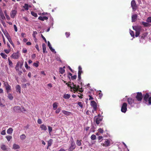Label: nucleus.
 <instances>
[{
	"instance_id": "obj_1",
	"label": "nucleus",
	"mask_w": 151,
	"mask_h": 151,
	"mask_svg": "<svg viewBox=\"0 0 151 151\" xmlns=\"http://www.w3.org/2000/svg\"><path fill=\"white\" fill-rule=\"evenodd\" d=\"M135 98L136 99H132L131 98H128V102L131 106L138 108L139 106L138 105L140 103L142 98V93L141 92L137 93Z\"/></svg>"
},
{
	"instance_id": "obj_2",
	"label": "nucleus",
	"mask_w": 151,
	"mask_h": 151,
	"mask_svg": "<svg viewBox=\"0 0 151 151\" xmlns=\"http://www.w3.org/2000/svg\"><path fill=\"white\" fill-rule=\"evenodd\" d=\"M66 84L67 85L68 87L70 88L71 91L72 92H73L74 93L77 92L78 90L81 92H83V91L82 90V88H80L78 85L76 86V85H74L73 83H70V84L66 83Z\"/></svg>"
},
{
	"instance_id": "obj_3",
	"label": "nucleus",
	"mask_w": 151,
	"mask_h": 151,
	"mask_svg": "<svg viewBox=\"0 0 151 151\" xmlns=\"http://www.w3.org/2000/svg\"><path fill=\"white\" fill-rule=\"evenodd\" d=\"M145 103L148 105L151 104V93H148L145 94L144 97Z\"/></svg>"
},
{
	"instance_id": "obj_4",
	"label": "nucleus",
	"mask_w": 151,
	"mask_h": 151,
	"mask_svg": "<svg viewBox=\"0 0 151 151\" xmlns=\"http://www.w3.org/2000/svg\"><path fill=\"white\" fill-rule=\"evenodd\" d=\"M13 110L16 112L19 113L23 112L26 111V110L24 107H22L21 108L19 106H15L13 108Z\"/></svg>"
},
{
	"instance_id": "obj_5",
	"label": "nucleus",
	"mask_w": 151,
	"mask_h": 151,
	"mask_svg": "<svg viewBox=\"0 0 151 151\" xmlns=\"http://www.w3.org/2000/svg\"><path fill=\"white\" fill-rule=\"evenodd\" d=\"M112 142L111 140L109 139H106L104 143H101V145L104 147H108L110 146Z\"/></svg>"
},
{
	"instance_id": "obj_6",
	"label": "nucleus",
	"mask_w": 151,
	"mask_h": 151,
	"mask_svg": "<svg viewBox=\"0 0 151 151\" xmlns=\"http://www.w3.org/2000/svg\"><path fill=\"white\" fill-rule=\"evenodd\" d=\"M91 105L93 108V110L92 111V112H94V111L97 110V104L94 101H91Z\"/></svg>"
},
{
	"instance_id": "obj_7",
	"label": "nucleus",
	"mask_w": 151,
	"mask_h": 151,
	"mask_svg": "<svg viewBox=\"0 0 151 151\" xmlns=\"http://www.w3.org/2000/svg\"><path fill=\"white\" fill-rule=\"evenodd\" d=\"M16 9H17V8ZM17 13V9H12L10 13L11 18H14L16 16Z\"/></svg>"
},
{
	"instance_id": "obj_8",
	"label": "nucleus",
	"mask_w": 151,
	"mask_h": 151,
	"mask_svg": "<svg viewBox=\"0 0 151 151\" xmlns=\"http://www.w3.org/2000/svg\"><path fill=\"white\" fill-rule=\"evenodd\" d=\"M127 104L126 103H124L121 107V111L122 112L125 113L127 110Z\"/></svg>"
},
{
	"instance_id": "obj_9",
	"label": "nucleus",
	"mask_w": 151,
	"mask_h": 151,
	"mask_svg": "<svg viewBox=\"0 0 151 151\" xmlns=\"http://www.w3.org/2000/svg\"><path fill=\"white\" fill-rule=\"evenodd\" d=\"M100 114L98 115V116H95L94 119L95 120V122L97 124H99L102 120V118L100 117Z\"/></svg>"
},
{
	"instance_id": "obj_10",
	"label": "nucleus",
	"mask_w": 151,
	"mask_h": 151,
	"mask_svg": "<svg viewBox=\"0 0 151 151\" xmlns=\"http://www.w3.org/2000/svg\"><path fill=\"white\" fill-rule=\"evenodd\" d=\"M131 6L134 11L136 10L137 8V6L134 0H132L131 2Z\"/></svg>"
},
{
	"instance_id": "obj_11",
	"label": "nucleus",
	"mask_w": 151,
	"mask_h": 151,
	"mask_svg": "<svg viewBox=\"0 0 151 151\" xmlns=\"http://www.w3.org/2000/svg\"><path fill=\"white\" fill-rule=\"evenodd\" d=\"M4 85L5 86L6 89L7 91V92L8 93L11 90V87L8 84L7 82H5L4 83Z\"/></svg>"
},
{
	"instance_id": "obj_12",
	"label": "nucleus",
	"mask_w": 151,
	"mask_h": 151,
	"mask_svg": "<svg viewBox=\"0 0 151 151\" xmlns=\"http://www.w3.org/2000/svg\"><path fill=\"white\" fill-rule=\"evenodd\" d=\"M19 57V55L18 52L13 53L11 56V57L14 59H17Z\"/></svg>"
},
{
	"instance_id": "obj_13",
	"label": "nucleus",
	"mask_w": 151,
	"mask_h": 151,
	"mask_svg": "<svg viewBox=\"0 0 151 151\" xmlns=\"http://www.w3.org/2000/svg\"><path fill=\"white\" fill-rule=\"evenodd\" d=\"M76 148V145L74 142L72 141L71 143V145L70 146L68 150L69 151H72L74 149Z\"/></svg>"
},
{
	"instance_id": "obj_14",
	"label": "nucleus",
	"mask_w": 151,
	"mask_h": 151,
	"mask_svg": "<svg viewBox=\"0 0 151 151\" xmlns=\"http://www.w3.org/2000/svg\"><path fill=\"white\" fill-rule=\"evenodd\" d=\"M47 45L49 49L52 52H54L55 53H56V52L55 51V49L52 48L50 42L49 41L47 42Z\"/></svg>"
},
{
	"instance_id": "obj_15",
	"label": "nucleus",
	"mask_w": 151,
	"mask_h": 151,
	"mask_svg": "<svg viewBox=\"0 0 151 151\" xmlns=\"http://www.w3.org/2000/svg\"><path fill=\"white\" fill-rule=\"evenodd\" d=\"M137 17V15L136 14L133 15L132 16V22H135L136 20Z\"/></svg>"
},
{
	"instance_id": "obj_16",
	"label": "nucleus",
	"mask_w": 151,
	"mask_h": 151,
	"mask_svg": "<svg viewBox=\"0 0 151 151\" xmlns=\"http://www.w3.org/2000/svg\"><path fill=\"white\" fill-rule=\"evenodd\" d=\"M48 19V18L46 16L42 17L41 16H40L38 17V19L42 20V21H44L45 20H47Z\"/></svg>"
},
{
	"instance_id": "obj_17",
	"label": "nucleus",
	"mask_w": 151,
	"mask_h": 151,
	"mask_svg": "<svg viewBox=\"0 0 151 151\" xmlns=\"http://www.w3.org/2000/svg\"><path fill=\"white\" fill-rule=\"evenodd\" d=\"M40 127L42 130L46 131L47 129L46 126L44 124H41L40 126Z\"/></svg>"
},
{
	"instance_id": "obj_18",
	"label": "nucleus",
	"mask_w": 151,
	"mask_h": 151,
	"mask_svg": "<svg viewBox=\"0 0 151 151\" xmlns=\"http://www.w3.org/2000/svg\"><path fill=\"white\" fill-rule=\"evenodd\" d=\"M58 104L57 102H55L53 104V109L54 110H55L57 109V107L58 106Z\"/></svg>"
},
{
	"instance_id": "obj_19",
	"label": "nucleus",
	"mask_w": 151,
	"mask_h": 151,
	"mask_svg": "<svg viewBox=\"0 0 151 151\" xmlns=\"http://www.w3.org/2000/svg\"><path fill=\"white\" fill-rule=\"evenodd\" d=\"M16 88L17 92H18L19 93H21V87L19 85H17Z\"/></svg>"
},
{
	"instance_id": "obj_20",
	"label": "nucleus",
	"mask_w": 151,
	"mask_h": 151,
	"mask_svg": "<svg viewBox=\"0 0 151 151\" xmlns=\"http://www.w3.org/2000/svg\"><path fill=\"white\" fill-rule=\"evenodd\" d=\"M62 113L64 114L66 116H69L70 115V114H71V112L65 110H62Z\"/></svg>"
},
{
	"instance_id": "obj_21",
	"label": "nucleus",
	"mask_w": 151,
	"mask_h": 151,
	"mask_svg": "<svg viewBox=\"0 0 151 151\" xmlns=\"http://www.w3.org/2000/svg\"><path fill=\"white\" fill-rule=\"evenodd\" d=\"M42 50H43V53H45V52H46V45L45 43L42 44Z\"/></svg>"
},
{
	"instance_id": "obj_22",
	"label": "nucleus",
	"mask_w": 151,
	"mask_h": 151,
	"mask_svg": "<svg viewBox=\"0 0 151 151\" xmlns=\"http://www.w3.org/2000/svg\"><path fill=\"white\" fill-rule=\"evenodd\" d=\"M13 131V129L12 128H10L7 130V132L9 134H11L12 133Z\"/></svg>"
},
{
	"instance_id": "obj_23",
	"label": "nucleus",
	"mask_w": 151,
	"mask_h": 151,
	"mask_svg": "<svg viewBox=\"0 0 151 151\" xmlns=\"http://www.w3.org/2000/svg\"><path fill=\"white\" fill-rule=\"evenodd\" d=\"M20 148L19 146L16 144H14L13 145V148L14 150H16Z\"/></svg>"
},
{
	"instance_id": "obj_24",
	"label": "nucleus",
	"mask_w": 151,
	"mask_h": 151,
	"mask_svg": "<svg viewBox=\"0 0 151 151\" xmlns=\"http://www.w3.org/2000/svg\"><path fill=\"white\" fill-rule=\"evenodd\" d=\"M8 60L9 62V65L10 67L11 68H13L14 66L12 61L10 60L9 58H8Z\"/></svg>"
},
{
	"instance_id": "obj_25",
	"label": "nucleus",
	"mask_w": 151,
	"mask_h": 151,
	"mask_svg": "<svg viewBox=\"0 0 151 151\" xmlns=\"http://www.w3.org/2000/svg\"><path fill=\"white\" fill-rule=\"evenodd\" d=\"M29 7H30V6H29L28 4H25L23 6V7L26 10H28Z\"/></svg>"
},
{
	"instance_id": "obj_26",
	"label": "nucleus",
	"mask_w": 151,
	"mask_h": 151,
	"mask_svg": "<svg viewBox=\"0 0 151 151\" xmlns=\"http://www.w3.org/2000/svg\"><path fill=\"white\" fill-rule=\"evenodd\" d=\"M65 71V70L63 68H60L59 69V72L61 74H63Z\"/></svg>"
},
{
	"instance_id": "obj_27",
	"label": "nucleus",
	"mask_w": 151,
	"mask_h": 151,
	"mask_svg": "<svg viewBox=\"0 0 151 151\" xmlns=\"http://www.w3.org/2000/svg\"><path fill=\"white\" fill-rule=\"evenodd\" d=\"M1 56L4 59H6L7 55L5 53L1 52L0 53Z\"/></svg>"
},
{
	"instance_id": "obj_28",
	"label": "nucleus",
	"mask_w": 151,
	"mask_h": 151,
	"mask_svg": "<svg viewBox=\"0 0 151 151\" xmlns=\"http://www.w3.org/2000/svg\"><path fill=\"white\" fill-rule=\"evenodd\" d=\"M0 15L1 18L2 20H4L5 19V17L3 12H1L0 13Z\"/></svg>"
},
{
	"instance_id": "obj_29",
	"label": "nucleus",
	"mask_w": 151,
	"mask_h": 151,
	"mask_svg": "<svg viewBox=\"0 0 151 151\" xmlns=\"http://www.w3.org/2000/svg\"><path fill=\"white\" fill-rule=\"evenodd\" d=\"M70 96V94H65L63 96V98L65 99H68Z\"/></svg>"
},
{
	"instance_id": "obj_30",
	"label": "nucleus",
	"mask_w": 151,
	"mask_h": 151,
	"mask_svg": "<svg viewBox=\"0 0 151 151\" xmlns=\"http://www.w3.org/2000/svg\"><path fill=\"white\" fill-rule=\"evenodd\" d=\"M83 73V71L82 70V69L81 66H79L78 67V74H81Z\"/></svg>"
},
{
	"instance_id": "obj_31",
	"label": "nucleus",
	"mask_w": 151,
	"mask_h": 151,
	"mask_svg": "<svg viewBox=\"0 0 151 151\" xmlns=\"http://www.w3.org/2000/svg\"><path fill=\"white\" fill-rule=\"evenodd\" d=\"M1 147V149L4 150H6L7 149L6 147L4 145H2Z\"/></svg>"
},
{
	"instance_id": "obj_32",
	"label": "nucleus",
	"mask_w": 151,
	"mask_h": 151,
	"mask_svg": "<svg viewBox=\"0 0 151 151\" xmlns=\"http://www.w3.org/2000/svg\"><path fill=\"white\" fill-rule=\"evenodd\" d=\"M19 63L20 62H18L15 67V69L17 71L19 70Z\"/></svg>"
},
{
	"instance_id": "obj_33",
	"label": "nucleus",
	"mask_w": 151,
	"mask_h": 151,
	"mask_svg": "<svg viewBox=\"0 0 151 151\" xmlns=\"http://www.w3.org/2000/svg\"><path fill=\"white\" fill-rule=\"evenodd\" d=\"M52 139H50L47 142L48 147L50 146L52 144Z\"/></svg>"
},
{
	"instance_id": "obj_34",
	"label": "nucleus",
	"mask_w": 151,
	"mask_h": 151,
	"mask_svg": "<svg viewBox=\"0 0 151 151\" xmlns=\"http://www.w3.org/2000/svg\"><path fill=\"white\" fill-rule=\"evenodd\" d=\"M7 97L10 100H12L13 98L12 94L11 93H9L8 94Z\"/></svg>"
},
{
	"instance_id": "obj_35",
	"label": "nucleus",
	"mask_w": 151,
	"mask_h": 151,
	"mask_svg": "<svg viewBox=\"0 0 151 151\" xmlns=\"http://www.w3.org/2000/svg\"><path fill=\"white\" fill-rule=\"evenodd\" d=\"M31 13L32 15L35 17H37V15L36 13L32 11L31 12Z\"/></svg>"
},
{
	"instance_id": "obj_36",
	"label": "nucleus",
	"mask_w": 151,
	"mask_h": 151,
	"mask_svg": "<svg viewBox=\"0 0 151 151\" xmlns=\"http://www.w3.org/2000/svg\"><path fill=\"white\" fill-rule=\"evenodd\" d=\"M91 139L92 140H94L96 139V137L95 135L94 134H92L91 137Z\"/></svg>"
},
{
	"instance_id": "obj_37",
	"label": "nucleus",
	"mask_w": 151,
	"mask_h": 151,
	"mask_svg": "<svg viewBox=\"0 0 151 151\" xmlns=\"http://www.w3.org/2000/svg\"><path fill=\"white\" fill-rule=\"evenodd\" d=\"M142 24L145 27H147L149 25V24L148 23L144 22H142Z\"/></svg>"
},
{
	"instance_id": "obj_38",
	"label": "nucleus",
	"mask_w": 151,
	"mask_h": 151,
	"mask_svg": "<svg viewBox=\"0 0 151 151\" xmlns=\"http://www.w3.org/2000/svg\"><path fill=\"white\" fill-rule=\"evenodd\" d=\"M26 138V136L24 134L21 135L20 136V138L22 140Z\"/></svg>"
},
{
	"instance_id": "obj_39",
	"label": "nucleus",
	"mask_w": 151,
	"mask_h": 151,
	"mask_svg": "<svg viewBox=\"0 0 151 151\" xmlns=\"http://www.w3.org/2000/svg\"><path fill=\"white\" fill-rule=\"evenodd\" d=\"M6 138L8 141H9L12 138V137L10 136H6Z\"/></svg>"
},
{
	"instance_id": "obj_40",
	"label": "nucleus",
	"mask_w": 151,
	"mask_h": 151,
	"mask_svg": "<svg viewBox=\"0 0 151 151\" xmlns=\"http://www.w3.org/2000/svg\"><path fill=\"white\" fill-rule=\"evenodd\" d=\"M76 143L77 145L78 146H80L81 144V141L79 140H77Z\"/></svg>"
},
{
	"instance_id": "obj_41",
	"label": "nucleus",
	"mask_w": 151,
	"mask_h": 151,
	"mask_svg": "<svg viewBox=\"0 0 151 151\" xmlns=\"http://www.w3.org/2000/svg\"><path fill=\"white\" fill-rule=\"evenodd\" d=\"M146 21L148 23H151V17H148L146 20Z\"/></svg>"
},
{
	"instance_id": "obj_42",
	"label": "nucleus",
	"mask_w": 151,
	"mask_h": 151,
	"mask_svg": "<svg viewBox=\"0 0 151 151\" xmlns=\"http://www.w3.org/2000/svg\"><path fill=\"white\" fill-rule=\"evenodd\" d=\"M37 34V31H34L32 34V36L34 38H35L36 35Z\"/></svg>"
},
{
	"instance_id": "obj_43",
	"label": "nucleus",
	"mask_w": 151,
	"mask_h": 151,
	"mask_svg": "<svg viewBox=\"0 0 151 151\" xmlns=\"http://www.w3.org/2000/svg\"><path fill=\"white\" fill-rule=\"evenodd\" d=\"M78 105L80 106L81 108H83V105L82 103L81 102H79L78 103Z\"/></svg>"
},
{
	"instance_id": "obj_44",
	"label": "nucleus",
	"mask_w": 151,
	"mask_h": 151,
	"mask_svg": "<svg viewBox=\"0 0 151 151\" xmlns=\"http://www.w3.org/2000/svg\"><path fill=\"white\" fill-rule=\"evenodd\" d=\"M61 110V108L59 107L55 111V113L57 114L59 113Z\"/></svg>"
},
{
	"instance_id": "obj_45",
	"label": "nucleus",
	"mask_w": 151,
	"mask_h": 151,
	"mask_svg": "<svg viewBox=\"0 0 151 151\" xmlns=\"http://www.w3.org/2000/svg\"><path fill=\"white\" fill-rule=\"evenodd\" d=\"M48 129L49 131V133L50 134L51 132L52 131V127L50 126H48Z\"/></svg>"
},
{
	"instance_id": "obj_46",
	"label": "nucleus",
	"mask_w": 151,
	"mask_h": 151,
	"mask_svg": "<svg viewBox=\"0 0 151 151\" xmlns=\"http://www.w3.org/2000/svg\"><path fill=\"white\" fill-rule=\"evenodd\" d=\"M130 33L131 35L133 37H134V34L133 31L130 30Z\"/></svg>"
},
{
	"instance_id": "obj_47",
	"label": "nucleus",
	"mask_w": 151,
	"mask_h": 151,
	"mask_svg": "<svg viewBox=\"0 0 151 151\" xmlns=\"http://www.w3.org/2000/svg\"><path fill=\"white\" fill-rule=\"evenodd\" d=\"M25 66L27 69H28L30 68V67L28 66L27 63L26 62H25Z\"/></svg>"
},
{
	"instance_id": "obj_48",
	"label": "nucleus",
	"mask_w": 151,
	"mask_h": 151,
	"mask_svg": "<svg viewBox=\"0 0 151 151\" xmlns=\"http://www.w3.org/2000/svg\"><path fill=\"white\" fill-rule=\"evenodd\" d=\"M98 131L99 132L101 133H103V132H104L103 130L101 128L99 129L98 130Z\"/></svg>"
},
{
	"instance_id": "obj_49",
	"label": "nucleus",
	"mask_w": 151,
	"mask_h": 151,
	"mask_svg": "<svg viewBox=\"0 0 151 151\" xmlns=\"http://www.w3.org/2000/svg\"><path fill=\"white\" fill-rule=\"evenodd\" d=\"M4 52L6 54H8L10 51V49L9 50H4Z\"/></svg>"
},
{
	"instance_id": "obj_50",
	"label": "nucleus",
	"mask_w": 151,
	"mask_h": 151,
	"mask_svg": "<svg viewBox=\"0 0 151 151\" xmlns=\"http://www.w3.org/2000/svg\"><path fill=\"white\" fill-rule=\"evenodd\" d=\"M139 32L138 30L136 31L135 36L136 37H137L139 36Z\"/></svg>"
},
{
	"instance_id": "obj_51",
	"label": "nucleus",
	"mask_w": 151,
	"mask_h": 151,
	"mask_svg": "<svg viewBox=\"0 0 151 151\" xmlns=\"http://www.w3.org/2000/svg\"><path fill=\"white\" fill-rule=\"evenodd\" d=\"M5 35V36L6 37V38L7 39H8L11 38L10 36L9 35L8 33L7 34Z\"/></svg>"
},
{
	"instance_id": "obj_52",
	"label": "nucleus",
	"mask_w": 151,
	"mask_h": 151,
	"mask_svg": "<svg viewBox=\"0 0 151 151\" xmlns=\"http://www.w3.org/2000/svg\"><path fill=\"white\" fill-rule=\"evenodd\" d=\"M50 23H51L50 26H51L52 27L53 24V20L52 18V19L51 20Z\"/></svg>"
},
{
	"instance_id": "obj_53",
	"label": "nucleus",
	"mask_w": 151,
	"mask_h": 151,
	"mask_svg": "<svg viewBox=\"0 0 151 151\" xmlns=\"http://www.w3.org/2000/svg\"><path fill=\"white\" fill-rule=\"evenodd\" d=\"M77 76L76 75H74L73 76H71V79L72 80H74L76 79V78Z\"/></svg>"
},
{
	"instance_id": "obj_54",
	"label": "nucleus",
	"mask_w": 151,
	"mask_h": 151,
	"mask_svg": "<svg viewBox=\"0 0 151 151\" xmlns=\"http://www.w3.org/2000/svg\"><path fill=\"white\" fill-rule=\"evenodd\" d=\"M1 134L3 135H4L6 134L5 130H3L1 132Z\"/></svg>"
},
{
	"instance_id": "obj_55",
	"label": "nucleus",
	"mask_w": 151,
	"mask_h": 151,
	"mask_svg": "<svg viewBox=\"0 0 151 151\" xmlns=\"http://www.w3.org/2000/svg\"><path fill=\"white\" fill-rule=\"evenodd\" d=\"M14 27L15 31L17 32V27L16 26V25L14 24Z\"/></svg>"
},
{
	"instance_id": "obj_56",
	"label": "nucleus",
	"mask_w": 151,
	"mask_h": 151,
	"mask_svg": "<svg viewBox=\"0 0 151 151\" xmlns=\"http://www.w3.org/2000/svg\"><path fill=\"white\" fill-rule=\"evenodd\" d=\"M33 65L34 66L36 67H37L39 65L38 63H33Z\"/></svg>"
},
{
	"instance_id": "obj_57",
	"label": "nucleus",
	"mask_w": 151,
	"mask_h": 151,
	"mask_svg": "<svg viewBox=\"0 0 151 151\" xmlns=\"http://www.w3.org/2000/svg\"><path fill=\"white\" fill-rule=\"evenodd\" d=\"M23 62H20L19 63V67L20 68H22L23 65Z\"/></svg>"
},
{
	"instance_id": "obj_58",
	"label": "nucleus",
	"mask_w": 151,
	"mask_h": 151,
	"mask_svg": "<svg viewBox=\"0 0 151 151\" xmlns=\"http://www.w3.org/2000/svg\"><path fill=\"white\" fill-rule=\"evenodd\" d=\"M37 123L39 124H41L42 123V120L40 119H39L37 120Z\"/></svg>"
},
{
	"instance_id": "obj_59",
	"label": "nucleus",
	"mask_w": 151,
	"mask_h": 151,
	"mask_svg": "<svg viewBox=\"0 0 151 151\" xmlns=\"http://www.w3.org/2000/svg\"><path fill=\"white\" fill-rule=\"evenodd\" d=\"M100 91V92L99 93V96L100 98H101L103 94H102V93H101V91Z\"/></svg>"
},
{
	"instance_id": "obj_60",
	"label": "nucleus",
	"mask_w": 151,
	"mask_h": 151,
	"mask_svg": "<svg viewBox=\"0 0 151 151\" xmlns=\"http://www.w3.org/2000/svg\"><path fill=\"white\" fill-rule=\"evenodd\" d=\"M6 17L7 20H9L10 19V17L8 15L6 16Z\"/></svg>"
},
{
	"instance_id": "obj_61",
	"label": "nucleus",
	"mask_w": 151,
	"mask_h": 151,
	"mask_svg": "<svg viewBox=\"0 0 151 151\" xmlns=\"http://www.w3.org/2000/svg\"><path fill=\"white\" fill-rule=\"evenodd\" d=\"M65 35H66L67 37H68L70 35L69 32H66L65 33Z\"/></svg>"
},
{
	"instance_id": "obj_62",
	"label": "nucleus",
	"mask_w": 151,
	"mask_h": 151,
	"mask_svg": "<svg viewBox=\"0 0 151 151\" xmlns=\"http://www.w3.org/2000/svg\"><path fill=\"white\" fill-rule=\"evenodd\" d=\"M22 51L23 53H25L27 52V50L26 48H24L22 50Z\"/></svg>"
},
{
	"instance_id": "obj_63",
	"label": "nucleus",
	"mask_w": 151,
	"mask_h": 151,
	"mask_svg": "<svg viewBox=\"0 0 151 151\" xmlns=\"http://www.w3.org/2000/svg\"><path fill=\"white\" fill-rule=\"evenodd\" d=\"M88 96L89 97V100H92L93 99V97L91 95H89Z\"/></svg>"
},
{
	"instance_id": "obj_64",
	"label": "nucleus",
	"mask_w": 151,
	"mask_h": 151,
	"mask_svg": "<svg viewBox=\"0 0 151 151\" xmlns=\"http://www.w3.org/2000/svg\"><path fill=\"white\" fill-rule=\"evenodd\" d=\"M21 36L23 37H25V34L24 33H21Z\"/></svg>"
}]
</instances>
